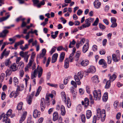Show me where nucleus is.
<instances>
[{"instance_id":"obj_30","label":"nucleus","mask_w":123,"mask_h":123,"mask_svg":"<svg viewBox=\"0 0 123 123\" xmlns=\"http://www.w3.org/2000/svg\"><path fill=\"white\" fill-rule=\"evenodd\" d=\"M37 70L35 69L34 70L33 73H32L31 77V79H33L34 78L36 77V75L37 73Z\"/></svg>"},{"instance_id":"obj_10","label":"nucleus","mask_w":123,"mask_h":123,"mask_svg":"<svg viewBox=\"0 0 123 123\" xmlns=\"http://www.w3.org/2000/svg\"><path fill=\"white\" fill-rule=\"evenodd\" d=\"M19 92H18L16 91H12L10 95V97L12 98L13 97H14L15 98H16L19 95Z\"/></svg>"},{"instance_id":"obj_43","label":"nucleus","mask_w":123,"mask_h":123,"mask_svg":"<svg viewBox=\"0 0 123 123\" xmlns=\"http://www.w3.org/2000/svg\"><path fill=\"white\" fill-rule=\"evenodd\" d=\"M18 67L19 66H20V67H19V68H21L22 69L24 67V64L23 62H20L18 64Z\"/></svg>"},{"instance_id":"obj_15","label":"nucleus","mask_w":123,"mask_h":123,"mask_svg":"<svg viewBox=\"0 0 123 123\" xmlns=\"http://www.w3.org/2000/svg\"><path fill=\"white\" fill-rule=\"evenodd\" d=\"M40 114V112L37 110H35L33 111V115L34 117L36 118L39 117Z\"/></svg>"},{"instance_id":"obj_17","label":"nucleus","mask_w":123,"mask_h":123,"mask_svg":"<svg viewBox=\"0 0 123 123\" xmlns=\"http://www.w3.org/2000/svg\"><path fill=\"white\" fill-rule=\"evenodd\" d=\"M89 48V43H86L84 45L82 48V51L83 53H86L88 50Z\"/></svg>"},{"instance_id":"obj_63","label":"nucleus","mask_w":123,"mask_h":123,"mask_svg":"<svg viewBox=\"0 0 123 123\" xmlns=\"http://www.w3.org/2000/svg\"><path fill=\"white\" fill-rule=\"evenodd\" d=\"M27 25V23L24 21H23L21 26L22 27L25 26Z\"/></svg>"},{"instance_id":"obj_55","label":"nucleus","mask_w":123,"mask_h":123,"mask_svg":"<svg viewBox=\"0 0 123 123\" xmlns=\"http://www.w3.org/2000/svg\"><path fill=\"white\" fill-rule=\"evenodd\" d=\"M6 95L4 92H3L1 94V99L2 100H3L4 99Z\"/></svg>"},{"instance_id":"obj_31","label":"nucleus","mask_w":123,"mask_h":123,"mask_svg":"<svg viewBox=\"0 0 123 123\" xmlns=\"http://www.w3.org/2000/svg\"><path fill=\"white\" fill-rule=\"evenodd\" d=\"M23 105V103L22 102H20L18 105L17 106V109L18 110H21L22 109V107Z\"/></svg>"},{"instance_id":"obj_37","label":"nucleus","mask_w":123,"mask_h":123,"mask_svg":"<svg viewBox=\"0 0 123 123\" xmlns=\"http://www.w3.org/2000/svg\"><path fill=\"white\" fill-rule=\"evenodd\" d=\"M37 30H35L33 31H32V30L30 31H29L27 33V35L29 36V34L30 33L31 34H33L34 33H35V34L37 36L38 35V34L37 33Z\"/></svg>"},{"instance_id":"obj_57","label":"nucleus","mask_w":123,"mask_h":123,"mask_svg":"<svg viewBox=\"0 0 123 123\" xmlns=\"http://www.w3.org/2000/svg\"><path fill=\"white\" fill-rule=\"evenodd\" d=\"M83 11L80 9L77 12V14L78 15H80L82 13Z\"/></svg>"},{"instance_id":"obj_33","label":"nucleus","mask_w":123,"mask_h":123,"mask_svg":"<svg viewBox=\"0 0 123 123\" xmlns=\"http://www.w3.org/2000/svg\"><path fill=\"white\" fill-rule=\"evenodd\" d=\"M32 99V97L31 95H30L29 97L27 98V102L28 104L29 105L31 104Z\"/></svg>"},{"instance_id":"obj_23","label":"nucleus","mask_w":123,"mask_h":123,"mask_svg":"<svg viewBox=\"0 0 123 123\" xmlns=\"http://www.w3.org/2000/svg\"><path fill=\"white\" fill-rule=\"evenodd\" d=\"M102 100L103 101L105 102H106L108 99V93L106 92L104 94L102 97Z\"/></svg>"},{"instance_id":"obj_51","label":"nucleus","mask_w":123,"mask_h":123,"mask_svg":"<svg viewBox=\"0 0 123 123\" xmlns=\"http://www.w3.org/2000/svg\"><path fill=\"white\" fill-rule=\"evenodd\" d=\"M56 48V47L55 46H54L51 49V51H50V53L51 54H52L55 51V49Z\"/></svg>"},{"instance_id":"obj_36","label":"nucleus","mask_w":123,"mask_h":123,"mask_svg":"<svg viewBox=\"0 0 123 123\" xmlns=\"http://www.w3.org/2000/svg\"><path fill=\"white\" fill-rule=\"evenodd\" d=\"M46 0H43L42 1H41L40 3H38L37 5V6L38 8H39L41 7L42 5H44L45 4L44 1Z\"/></svg>"},{"instance_id":"obj_20","label":"nucleus","mask_w":123,"mask_h":123,"mask_svg":"<svg viewBox=\"0 0 123 123\" xmlns=\"http://www.w3.org/2000/svg\"><path fill=\"white\" fill-rule=\"evenodd\" d=\"M58 56V54L57 53H55L53 55L51 60L52 63H54L56 62L57 60Z\"/></svg>"},{"instance_id":"obj_61","label":"nucleus","mask_w":123,"mask_h":123,"mask_svg":"<svg viewBox=\"0 0 123 123\" xmlns=\"http://www.w3.org/2000/svg\"><path fill=\"white\" fill-rule=\"evenodd\" d=\"M6 75H9L11 73V71L9 70H7L6 72Z\"/></svg>"},{"instance_id":"obj_16","label":"nucleus","mask_w":123,"mask_h":123,"mask_svg":"<svg viewBox=\"0 0 123 123\" xmlns=\"http://www.w3.org/2000/svg\"><path fill=\"white\" fill-rule=\"evenodd\" d=\"M113 60L115 62L119 61L120 60L119 56H117L115 54H113L112 55Z\"/></svg>"},{"instance_id":"obj_1","label":"nucleus","mask_w":123,"mask_h":123,"mask_svg":"<svg viewBox=\"0 0 123 123\" xmlns=\"http://www.w3.org/2000/svg\"><path fill=\"white\" fill-rule=\"evenodd\" d=\"M62 99L63 102L67 105V107L68 108H70L71 105L70 99L69 97H68L67 99L66 95L64 92H62Z\"/></svg>"},{"instance_id":"obj_9","label":"nucleus","mask_w":123,"mask_h":123,"mask_svg":"<svg viewBox=\"0 0 123 123\" xmlns=\"http://www.w3.org/2000/svg\"><path fill=\"white\" fill-rule=\"evenodd\" d=\"M40 106L41 111H43L44 110L45 107V99L44 98H41Z\"/></svg>"},{"instance_id":"obj_22","label":"nucleus","mask_w":123,"mask_h":123,"mask_svg":"<svg viewBox=\"0 0 123 123\" xmlns=\"http://www.w3.org/2000/svg\"><path fill=\"white\" fill-rule=\"evenodd\" d=\"M16 64L15 63H13L11 66L10 68L13 71H16L18 67H16Z\"/></svg>"},{"instance_id":"obj_6","label":"nucleus","mask_w":123,"mask_h":123,"mask_svg":"<svg viewBox=\"0 0 123 123\" xmlns=\"http://www.w3.org/2000/svg\"><path fill=\"white\" fill-rule=\"evenodd\" d=\"M93 92L95 100H99L101 97V94H100V92H98V93H97V91L96 90L94 91Z\"/></svg>"},{"instance_id":"obj_8","label":"nucleus","mask_w":123,"mask_h":123,"mask_svg":"<svg viewBox=\"0 0 123 123\" xmlns=\"http://www.w3.org/2000/svg\"><path fill=\"white\" fill-rule=\"evenodd\" d=\"M96 71V68L93 66H91L90 68H88L86 71V73H94Z\"/></svg>"},{"instance_id":"obj_38","label":"nucleus","mask_w":123,"mask_h":123,"mask_svg":"<svg viewBox=\"0 0 123 123\" xmlns=\"http://www.w3.org/2000/svg\"><path fill=\"white\" fill-rule=\"evenodd\" d=\"M11 64V62L10 61V59L6 60L5 62V65L6 66H9Z\"/></svg>"},{"instance_id":"obj_11","label":"nucleus","mask_w":123,"mask_h":123,"mask_svg":"<svg viewBox=\"0 0 123 123\" xmlns=\"http://www.w3.org/2000/svg\"><path fill=\"white\" fill-rule=\"evenodd\" d=\"M92 82L94 84H97L99 82L98 80V76L97 75H95L92 78Z\"/></svg>"},{"instance_id":"obj_56","label":"nucleus","mask_w":123,"mask_h":123,"mask_svg":"<svg viewBox=\"0 0 123 123\" xmlns=\"http://www.w3.org/2000/svg\"><path fill=\"white\" fill-rule=\"evenodd\" d=\"M116 20L114 17H112L111 18V21L112 23H113L116 22Z\"/></svg>"},{"instance_id":"obj_3","label":"nucleus","mask_w":123,"mask_h":123,"mask_svg":"<svg viewBox=\"0 0 123 123\" xmlns=\"http://www.w3.org/2000/svg\"><path fill=\"white\" fill-rule=\"evenodd\" d=\"M12 112V110L10 109L8 110L6 115L4 113L2 114V116L3 118V121L5 122V123H10V120L8 117L11 115Z\"/></svg>"},{"instance_id":"obj_4","label":"nucleus","mask_w":123,"mask_h":123,"mask_svg":"<svg viewBox=\"0 0 123 123\" xmlns=\"http://www.w3.org/2000/svg\"><path fill=\"white\" fill-rule=\"evenodd\" d=\"M83 75L82 74V73L81 72L78 73L77 75H75L74 76V78L75 81L76 82L78 85H80L81 82L80 81L79 78L81 79L83 77Z\"/></svg>"},{"instance_id":"obj_12","label":"nucleus","mask_w":123,"mask_h":123,"mask_svg":"<svg viewBox=\"0 0 123 123\" xmlns=\"http://www.w3.org/2000/svg\"><path fill=\"white\" fill-rule=\"evenodd\" d=\"M99 64L100 65H103V67L104 68H105L107 66V64L105 62V60L103 59H100L99 61Z\"/></svg>"},{"instance_id":"obj_45","label":"nucleus","mask_w":123,"mask_h":123,"mask_svg":"<svg viewBox=\"0 0 123 123\" xmlns=\"http://www.w3.org/2000/svg\"><path fill=\"white\" fill-rule=\"evenodd\" d=\"M99 21V19L98 18H97L94 21V23L92 24L93 26H97L98 23Z\"/></svg>"},{"instance_id":"obj_28","label":"nucleus","mask_w":123,"mask_h":123,"mask_svg":"<svg viewBox=\"0 0 123 123\" xmlns=\"http://www.w3.org/2000/svg\"><path fill=\"white\" fill-rule=\"evenodd\" d=\"M17 86V88L16 90L18 92H19V91L23 90L24 88L23 85H18Z\"/></svg>"},{"instance_id":"obj_14","label":"nucleus","mask_w":123,"mask_h":123,"mask_svg":"<svg viewBox=\"0 0 123 123\" xmlns=\"http://www.w3.org/2000/svg\"><path fill=\"white\" fill-rule=\"evenodd\" d=\"M108 76L109 77V80L112 82L114 81L117 78V76L115 74H113L111 75L110 74H109L108 75Z\"/></svg>"},{"instance_id":"obj_2","label":"nucleus","mask_w":123,"mask_h":123,"mask_svg":"<svg viewBox=\"0 0 123 123\" xmlns=\"http://www.w3.org/2000/svg\"><path fill=\"white\" fill-rule=\"evenodd\" d=\"M97 116L98 118H101V120L102 122H103L105 118V110L101 111L100 109H98L97 110Z\"/></svg>"},{"instance_id":"obj_40","label":"nucleus","mask_w":123,"mask_h":123,"mask_svg":"<svg viewBox=\"0 0 123 123\" xmlns=\"http://www.w3.org/2000/svg\"><path fill=\"white\" fill-rule=\"evenodd\" d=\"M82 109V107L80 105H79L77 107V111L79 113L81 111Z\"/></svg>"},{"instance_id":"obj_49","label":"nucleus","mask_w":123,"mask_h":123,"mask_svg":"<svg viewBox=\"0 0 123 123\" xmlns=\"http://www.w3.org/2000/svg\"><path fill=\"white\" fill-rule=\"evenodd\" d=\"M100 54L101 55H105L106 53V51L104 49H101L99 51Z\"/></svg>"},{"instance_id":"obj_34","label":"nucleus","mask_w":123,"mask_h":123,"mask_svg":"<svg viewBox=\"0 0 123 123\" xmlns=\"http://www.w3.org/2000/svg\"><path fill=\"white\" fill-rule=\"evenodd\" d=\"M84 102L85 103V106L87 107L89 104V100L88 98H86L84 99Z\"/></svg>"},{"instance_id":"obj_60","label":"nucleus","mask_w":123,"mask_h":123,"mask_svg":"<svg viewBox=\"0 0 123 123\" xmlns=\"http://www.w3.org/2000/svg\"><path fill=\"white\" fill-rule=\"evenodd\" d=\"M92 48L93 51H96L97 49V46L96 45H94L92 47Z\"/></svg>"},{"instance_id":"obj_58","label":"nucleus","mask_w":123,"mask_h":123,"mask_svg":"<svg viewBox=\"0 0 123 123\" xmlns=\"http://www.w3.org/2000/svg\"><path fill=\"white\" fill-rule=\"evenodd\" d=\"M51 73L50 72H48L47 74V79L49 80L50 79L51 76Z\"/></svg>"},{"instance_id":"obj_27","label":"nucleus","mask_w":123,"mask_h":123,"mask_svg":"<svg viewBox=\"0 0 123 123\" xmlns=\"http://www.w3.org/2000/svg\"><path fill=\"white\" fill-rule=\"evenodd\" d=\"M92 115V112L89 110H87L86 111V116L87 119H89Z\"/></svg>"},{"instance_id":"obj_47","label":"nucleus","mask_w":123,"mask_h":123,"mask_svg":"<svg viewBox=\"0 0 123 123\" xmlns=\"http://www.w3.org/2000/svg\"><path fill=\"white\" fill-rule=\"evenodd\" d=\"M107 63L108 64H110L111 63L112 59L111 57L110 56H108L107 57Z\"/></svg>"},{"instance_id":"obj_18","label":"nucleus","mask_w":123,"mask_h":123,"mask_svg":"<svg viewBox=\"0 0 123 123\" xmlns=\"http://www.w3.org/2000/svg\"><path fill=\"white\" fill-rule=\"evenodd\" d=\"M27 115V112L26 111H25L23 113L19 121V123H22L25 119L26 115Z\"/></svg>"},{"instance_id":"obj_64","label":"nucleus","mask_w":123,"mask_h":123,"mask_svg":"<svg viewBox=\"0 0 123 123\" xmlns=\"http://www.w3.org/2000/svg\"><path fill=\"white\" fill-rule=\"evenodd\" d=\"M43 120V118H40L38 120V122L37 123H42Z\"/></svg>"},{"instance_id":"obj_54","label":"nucleus","mask_w":123,"mask_h":123,"mask_svg":"<svg viewBox=\"0 0 123 123\" xmlns=\"http://www.w3.org/2000/svg\"><path fill=\"white\" fill-rule=\"evenodd\" d=\"M32 1L34 5L36 4L37 5L39 2L38 0H32Z\"/></svg>"},{"instance_id":"obj_41","label":"nucleus","mask_w":123,"mask_h":123,"mask_svg":"<svg viewBox=\"0 0 123 123\" xmlns=\"http://www.w3.org/2000/svg\"><path fill=\"white\" fill-rule=\"evenodd\" d=\"M76 43V42L74 41V39H73V41L72 42H70V44L69 45L68 47L69 48H72L73 47V46L71 45H74Z\"/></svg>"},{"instance_id":"obj_32","label":"nucleus","mask_w":123,"mask_h":123,"mask_svg":"<svg viewBox=\"0 0 123 123\" xmlns=\"http://www.w3.org/2000/svg\"><path fill=\"white\" fill-rule=\"evenodd\" d=\"M9 15H8L6 16L3 17L2 18H0V22H1L2 21L6 20L10 17Z\"/></svg>"},{"instance_id":"obj_62","label":"nucleus","mask_w":123,"mask_h":123,"mask_svg":"<svg viewBox=\"0 0 123 123\" xmlns=\"http://www.w3.org/2000/svg\"><path fill=\"white\" fill-rule=\"evenodd\" d=\"M109 7L108 5L105 6L104 8V10L105 12H108L109 9Z\"/></svg>"},{"instance_id":"obj_35","label":"nucleus","mask_w":123,"mask_h":123,"mask_svg":"<svg viewBox=\"0 0 123 123\" xmlns=\"http://www.w3.org/2000/svg\"><path fill=\"white\" fill-rule=\"evenodd\" d=\"M32 62L33 61L31 60H30L29 63H28V64L26 66L27 68H25V71L27 70H28V68H30V67L31 66Z\"/></svg>"},{"instance_id":"obj_53","label":"nucleus","mask_w":123,"mask_h":123,"mask_svg":"<svg viewBox=\"0 0 123 123\" xmlns=\"http://www.w3.org/2000/svg\"><path fill=\"white\" fill-rule=\"evenodd\" d=\"M19 55L22 57L24 58V59H25V56L24 55V52L23 51H21L19 53Z\"/></svg>"},{"instance_id":"obj_21","label":"nucleus","mask_w":123,"mask_h":123,"mask_svg":"<svg viewBox=\"0 0 123 123\" xmlns=\"http://www.w3.org/2000/svg\"><path fill=\"white\" fill-rule=\"evenodd\" d=\"M89 63V61L87 60H85L82 61L81 62V65L84 67L87 66Z\"/></svg>"},{"instance_id":"obj_42","label":"nucleus","mask_w":123,"mask_h":123,"mask_svg":"<svg viewBox=\"0 0 123 123\" xmlns=\"http://www.w3.org/2000/svg\"><path fill=\"white\" fill-rule=\"evenodd\" d=\"M70 77H68L65 78L64 80V85H66L69 81V80L70 79Z\"/></svg>"},{"instance_id":"obj_26","label":"nucleus","mask_w":123,"mask_h":123,"mask_svg":"<svg viewBox=\"0 0 123 123\" xmlns=\"http://www.w3.org/2000/svg\"><path fill=\"white\" fill-rule=\"evenodd\" d=\"M69 62L68 58H66L64 61V67L65 68H68L69 66Z\"/></svg>"},{"instance_id":"obj_46","label":"nucleus","mask_w":123,"mask_h":123,"mask_svg":"<svg viewBox=\"0 0 123 123\" xmlns=\"http://www.w3.org/2000/svg\"><path fill=\"white\" fill-rule=\"evenodd\" d=\"M80 117L82 122L83 123H85V122L86 117L85 115L82 114L81 116Z\"/></svg>"},{"instance_id":"obj_50","label":"nucleus","mask_w":123,"mask_h":123,"mask_svg":"<svg viewBox=\"0 0 123 123\" xmlns=\"http://www.w3.org/2000/svg\"><path fill=\"white\" fill-rule=\"evenodd\" d=\"M13 81L15 83V85L18 84V80L16 77H14V78Z\"/></svg>"},{"instance_id":"obj_29","label":"nucleus","mask_w":123,"mask_h":123,"mask_svg":"<svg viewBox=\"0 0 123 123\" xmlns=\"http://www.w3.org/2000/svg\"><path fill=\"white\" fill-rule=\"evenodd\" d=\"M28 53V51L24 52V55L25 56V60L26 62H28V59L30 56V55H27Z\"/></svg>"},{"instance_id":"obj_39","label":"nucleus","mask_w":123,"mask_h":123,"mask_svg":"<svg viewBox=\"0 0 123 123\" xmlns=\"http://www.w3.org/2000/svg\"><path fill=\"white\" fill-rule=\"evenodd\" d=\"M41 89V87L40 86H39L37 89V92L35 95V96L37 97L39 95Z\"/></svg>"},{"instance_id":"obj_7","label":"nucleus","mask_w":123,"mask_h":123,"mask_svg":"<svg viewBox=\"0 0 123 123\" xmlns=\"http://www.w3.org/2000/svg\"><path fill=\"white\" fill-rule=\"evenodd\" d=\"M70 92L72 93L73 96V98L74 99H75L77 94V92L76 90H75L73 87H71L70 88Z\"/></svg>"},{"instance_id":"obj_48","label":"nucleus","mask_w":123,"mask_h":123,"mask_svg":"<svg viewBox=\"0 0 123 123\" xmlns=\"http://www.w3.org/2000/svg\"><path fill=\"white\" fill-rule=\"evenodd\" d=\"M66 111L64 107L62 105V116H64L66 113Z\"/></svg>"},{"instance_id":"obj_52","label":"nucleus","mask_w":123,"mask_h":123,"mask_svg":"<svg viewBox=\"0 0 123 123\" xmlns=\"http://www.w3.org/2000/svg\"><path fill=\"white\" fill-rule=\"evenodd\" d=\"M26 78H25L24 79L25 80V84L26 85H27V82L28 80L29 79V77L28 75L27 74H26Z\"/></svg>"},{"instance_id":"obj_13","label":"nucleus","mask_w":123,"mask_h":123,"mask_svg":"<svg viewBox=\"0 0 123 123\" xmlns=\"http://www.w3.org/2000/svg\"><path fill=\"white\" fill-rule=\"evenodd\" d=\"M37 72H38V78H40L42 76L43 70L41 67H40L39 66H38L37 67Z\"/></svg>"},{"instance_id":"obj_19","label":"nucleus","mask_w":123,"mask_h":123,"mask_svg":"<svg viewBox=\"0 0 123 123\" xmlns=\"http://www.w3.org/2000/svg\"><path fill=\"white\" fill-rule=\"evenodd\" d=\"M101 4V3L99 2L98 0H96L94 3L95 7L98 8H99Z\"/></svg>"},{"instance_id":"obj_24","label":"nucleus","mask_w":123,"mask_h":123,"mask_svg":"<svg viewBox=\"0 0 123 123\" xmlns=\"http://www.w3.org/2000/svg\"><path fill=\"white\" fill-rule=\"evenodd\" d=\"M53 120L54 121H56L58 119V115L57 112H55L53 113Z\"/></svg>"},{"instance_id":"obj_25","label":"nucleus","mask_w":123,"mask_h":123,"mask_svg":"<svg viewBox=\"0 0 123 123\" xmlns=\"http://www.w3.org/2000/svg\"><path fill=\"white\" fill-rule=\"evenodd\" d=\"M9 31L5 29L2 31V32L0 33L2 37H4L6 36L7 34L8 33Z\"/></svg>"},{"instance_id":"obj_44","label":"nucleus","mask_w":123,"mask_h":123,"mask_svg":"<svg viewBox=\"0 0 123 123\" xmlns=\"http://www.w3.org/2000/svg\"><path fill=\"white\" fill-rule=\"evenodd\" d=\"M99 26L100 28L102 30L104 29L105 28V26L101 23H99Z\"/></svg>"},{"instance_id":"obj_5","label":"nucleus","mask_w":123,"mask_h":123,"mask_svg":"<svg viewBox=\"0 0 123 123\" xmlns=\"http://www.w3.org/2000/svg\"><path fill=\"white\" fill-rule=\"evenodd\" d=\"M94 20V19L91 18H89L86 19L85 22L86 23L82 25L83 28H86L89 26L91 23L93 22Z\"/></svg>"},{"instance_id":"obj_59","label":"nucleus","mask_w":123,"mask_h":123,"mask_svg":"<svg viewBox=\"0 0 123 123\" xmlns=\"http://www.w3.org/2000/svg\"><path fill=\"white\" fill-rule=\"evenodd\" d=\"M112 23V25L111 26V27L114 28L116 27L117 26V24L116 23V22Z\"/></svg>"}]
</instances>
